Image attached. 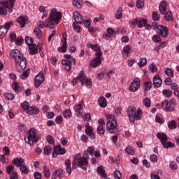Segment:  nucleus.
<instances>
[{
    "instance_id": "47",
    "label": "nucleus",
    "mask_w": 179,
    "mask_h": 179,
    "mask_svg": "<svg viewBox=\"0 0 179 179\" xmlns=\"http://www.w3.org/2000/svg\"><path fill=\"white\" fill-rule=\"evenodd\" d=\"M162 94H164V96H166V97H171L173 92L171 90H164L162 92Z\"/></svg>"
},
{
    "instance_id": "26",
    "label": "nucleus",
    "mask_w": 179,
    "mask_h": 179,
    "mask_svg": "<svg viewBox=\"0 0 179 179\" xmlns=\"http://www.w3.org/2000/svg\"><path fill=\"white\" fill-rule=\"evenodd\" d=\"M83 106L80 103L77 104L74 106V110L77 113V117H82V113H80L81 109Z\"/></svg>"
},
{
    "instance_id": "20",
    "label": "nucleus",
    "mask_w": 179,
    "mask_h": 179,
    "mask_svg": "<svg viewBox=\"0 0 179 179\" xmlns=\"http://www.w3.org/2000/svg\"><path fill=\"white\" fill-rule=\"evenodd\" d=\"M152 81L155 87H160V86H162V83H163L162 78H160V76H155L153 78Z\"/></svg>"
},
{
    "instance_id": "41",
    "label": "nucleus",
    "mask_w": 179,
    "mask_h": 179,
    "mask_svg": "<svg viewBox=\"0 0 179 179\" xmlns=\"http://www.w3.org/2000/svg\"><path fill=\"white\" fill-rule=\"evenodd\" d=\"M97 132L99 134V135H104L106 130H104V128L103 127V125L100 124L97 127Z\"/></svg>"
},
{
    "instance_id": "63",
    "label": "nucleus",
    "mask_w": 179,
    "mask_h": 179,
    "mask_svg": "<svg viewBox=\"0 0 179 179\" xmlns=\"http://www.w3.org/2000/svg\"><path fill=\"white\" fill-rule=\"evenodd\" d=\"M150 160L153 163H156L157 162V155H151L150 156Z\"/></svg>"
},
{
    "instance_id": "36",
    "label": "nucleus",
    "mask_w": 179,
    "mask_h": 179,
    "mask_svg": "<svg viewBox=\"0 0 179 179\" xmlns=\"http://www.w3.org/2000/svg\"><path fill=\"white\" fill-rule=\"evenodd\" d=\"M71 115H72V112L71 111V110L66 109L63 113V117L64 118H67V119L71 118Z\"/></svg>"
},
{
    "instance_id": "33",
    "label": "nucleus",
    "mask_w": 179,
    "mask_h": 179,
    "mask_svg": "<svg viewBox=\"0 0 179 179\" xmlns=\"http://www.w3.org/2000/svg\"><path fill=\"white\" fill-rule=\"evenodd\" d=\"M168 127L169 129H176V128H177V123L176 122V120H172L171 122H169Z\"/></svg>"
},
{
    "instance_id": "1",
    "label": "nucleus",
    "mask_w": 179,
    "mask_h": 179,
    "mask_svg": "<svg viewBox=\"0 0 179 179\" xmlns=\"http://www.w3.org/2000/svg\"><path fill=\"white\" fill-rule=\"evenodd\" d=\"M89 166V152L85 150L83 153V157L80 153L74 155V159L72 163L73 170H76L78 167L86 171Z\"/></svg>"
},
{
    "instance_id": "28",
    "label": "nucleus",
    "mask_w": 179,
    "mask_h": 179,
    "mask_svg": "<svg viewBox=\"0 0 179 179\" xmlns=\"http://www.w3.org/2000/svg\"><path fill=\"white\" fill-rule=\"evenodd\" d=\"M96 171L98 174H102L103 178H107V175L104 173H106V171L102 166H99L96 169Z\"/></svg>"
},
{
    "instance_id": "8",
    "label": "nucleus",
    "mask_w": 179,
    "mask_h": 179,
    "mask_svg": "<svg viewBox=\"0 0 179 179\" xmlns=\"http://www.w3.org/2000/svg\"><path fill=\"white\" fill-rule=\"evenodd\" d=\"M64 58L66 59L62 60V64L64 66L65 71L69 72L72 69V65H76V59L71 55H64Z\"/></svg>"
},
{
    "instance_id": "19",
    "label": "nucleus",
    "mask_w": 179,
    "mask_h": 179,
    "mask_svg": "<svg viewBox=\"0 0 179 179\" xmlns=\"http://www.w3.org/2000/svg\"><path fill=\"white\" fill-rule=\"evenodd\" d=\"M38 113H40V110L36 106L29 107L27 110V114H29V115H36V114H38Z\"/></svg>"
},
{
    "instance_id": "64",
    "label": "nucleus",
    "mask_w": 179,
    "mask_h": 179,
    "mask_svg": "<svg viewBox=\"0 0 179 179\" xmlns=\"http://www.w3.org/2000/svg\"><path fill=\"white\" fill-rule=\"evenodd\" d=\"M34 177L35 179H41V177H43V176L39 172H35L34 174Z\"/></svg>"
},
{
    "instance_id": "56",
    "label": "nucleus",
    "mask_w": 179,
    "mask_h": 179,
    "mask_svg": "<svg viewBox=\"0 0 179 179\" xmlns=\"http://www.w3.org/2000/svg\"><path fill=\"white\" fill-rule=\"evenodd\" d=\"M144 89L145 90H146L147 92L148 90H150V89H152V83L150 82H147L145 83L144 85Z\"/></svg>"
},
{
    "instance_id": "24",
    "label": "nucleus",
    "mask_w": 179,
    "mask_h": 179,
    "mask_svg": "<svg viewBox=\"0 0 179 179\" xmlns=\"http://www.w3.org/2000/svg\"><path fill=\"white\" fill-rule=\"evenodd\" d=\"M131 52V46L129 45H127L123 48V52H122V56L123 58H128V55H129V52Z\"/></svg>"
},
{
    "instance_id": "38",
    "label": "nucleus",
    "mask_w": 179,
    "mask_h": 179,
    "mask_svg": "<svg viewBox=\"0 0 179 179\" xmlns=\"http://www.w3.org/2000/svg\"><path fill=\"white\" fill-rule=\"evenodd\" d=\"M152 20L155 22H159L160 20V15L157 14L156 11H154L152 14Z\"/></svg>"
},
{
    "instance_id": "60",
    "label": "nucleus",
    "mask_w": 179,
    "mask_h": 179,
    "mask_svg": "<svg viewBox=\"0 0 179 179\" xmlns=\"http://www.w3.org/2000/svg\"><path fill=\"white\" fill-rule=\"evenodd\" d=\"M81 117H83V119L85 120V121H87V122H89V121H90V120L92 119V116L89 113H87L85 115V116Z\"/></svg>"
},
{
    "instance_id": "4",
    "label": "nucleus",
    "mask_w": 179,
    "mask_h": 179,
    "mask_svg": "<svg viewBox=\"0 0 179 179\" xmlns=\"http://www.w3.org/2000/svg\"><path fill=\"white\" fill-rule=\"evenodd\" d=\"M15 2L16 0H4L0 1V15L6 16L8 15V10L10 13H12Z\"/></svg>"
},
{
    "instance_id": "32",
    "label": "nucleus",
    "mask_w": 179,
    "mask_h": 179,
    "mask_svg": "<svg viewBox=\"0 0 179 179\" xmlns=\"http://www.w3.org/2000/svg\"><path fill=\"white\" fill-rule=\"evenodd\" d=\"M124 150L127 155H130L131 156H134V155H135V150H134V148L132 147L128 146Z\"/></svg>"
},
{
    "instance_id": "30",
    "label": "nucleus",
    "mask_w": 179,
    "mask_h": 179,
    "mask_svg": "<svg viewBox=\"0 0 179 179\" xmlns=\"http://www.w3.org/2000/svg\"><path fill=\"white\" fill-rule=\"evenodd\" d=\"M44 155L46 156H50L51 152H52V148L50 145H45L43 148Z\"/></svg>"
},
{
    "instance_id": "9",
    "label": "nucleus",
    "mask_w": 179,
    "mask_h": 179,
    "mask_svg": "<svg viewBox=\"0 0 179 179\" xmlns=\"http://www.w3.org/2000/svg\"><path fill=\"white\" fill-rule=\"evenodd\" d=\"M41 138L40 136L36 135V130L34 129H30L27 138H24L25 142L29 144V146H33L34 143H37L38 140Z\"/></svg>"
},
{
    "instance_id": "49",
    "label": "nucleus",
    "mask_w": 179,
    "mask_h": 179,
    "mask_svg": "<svg viewBox=\"0 0 179 179\" xmlns=\"http://www.w3.org/2000/svg\"><path fill=\"white\" fill-rule=\"evenodd\" d=\"M13 24V22L10 21L8 22H6L4 25L3 26L4 29H6V31L10 29V26Z\"/></svg>"
},
{
    "instance_id": "25",
    "label": "nucleus",
    "mask_w": 179,
    "mask_h": 179,
    "mask_svg": "<svg viewBox=\"0 0 179 179\" xmlns=\"http://www.w3.org/2000/svg\"><path fill=\"white\" fill-rule=\"evenodd\" d=\"M98 103L100 107H102V108H105V107H107V99H106L104 96H101L98 99Z\"/></svg>"
},
{
    "instance_id": "54",
    "label": "nucleus",
    "mask_w": 179,
    "mask_h": 179,
    "mask_svg": "<svg viewBox=\"0 0 179 179\" xmlns=\"http://www.w3.org/2000/svg\"><path fill=\"white\" fill-rule=\"evenodd\" d=\"M4 96L6 100H13V99H15V95H13L12 93H6Z\"/></svg>"
},
{
    "instance_id": "39",
    "label": "nucleus",
    "mask_w": 179,
    "mask_h": 179,
    "mask_svg": "<svg viewBox=\"0 0 179 179\" xmlns=\"http://www.w3.org/2000/svg\"><path fill=\"white\" fill-rule=\"evenodd\" d=\"M43 171H44V176L46 177V178H50L51 176V174L50 173V169L47 166L43 167Z\"/></svg>"
},
{
    "instance_id": "16",
    "label": "nucleus",
    "mask_w": 179,
    "mask_h": 179,
    "mask_svg": "<svg viewBox=\"0 0 179 179\" xmlns=\"http://www.w3.org/2000/svg\"><path fill=\"white\" fill-rule=\"evenodd\" d=\"M43 82H44V73H40L35 77V87H40Z\"/></svg>"
},
{
    "instance_id": "51",
    "label": "nucleus",
    "mask_w": 179,
    "mask_h": 179,
    "mask_svg": "<svg viewBox=\"0 0 179 179\" xmlns=\"http://www.w3.org/2000/svg\"><path fill=\"white\" fill-rule=\"evenodd\" d=\"M46 140L48 142V143L50 145H54V138L52 137V136L51 135H48L47 137H46Z\"/></svg>"
},
{
    "instance_id": "6",
    "label": "nucleus",
    "mask_w": 179,
    "mask_h": 179,
    "mask_svg": "<svg viewBox=\"0 0 179 179\" xmlns=\"http://www.w3.org/2000/svg\"><path fill=\"white\" fill-rule=\"evenodd\" d=\"M108 120L106 128L110 134H115L117 129V121H115V116L113 115H106Z\"/></svg>"
},
{
    "instance_id": "62",
    "label": "nucleus",
    "mask_w": 179,
    "mask_h": 179,
    "mask_svg": "<svg viewBox=\"0 0 179 179\" xmlns=\"http://www.w3.org/2000/svg\"><path fill=\"white\" fill-rule=\"evenodd\" d=\"M33 38H30V36H27L25 38L26 44H27L28 45H30V44L33 43Z\"/></svg>"
},
{
    "instance_id": "35",
    "label": "nucleus",
    "mask_w": 179,
    "mask_h": 179,
    "mask_svg": "<svg viewBox=\"0 0 179 179\" xmlns=\"http://www.w3.org/2000/svg\"><path fill=\"white\" fill-rule=\"evenodd\" d=\"M20 170L23 174H29V169H27V166H26V165L24 164H22L20 166Z\"/></svg>"
},
{
    "instance_id": "61",
    "label": "nucleus",
    "mask_w": 179,
    "mask_h": 179,
    "mask_svg": "<svg viewBox=\"0 0 179 179\" xmlns=\"http://www.w3.org/2000/svg\"><path fill=\"white\" fill-rule=\"evenodd\" d=\"M83 23L85 27H86V28L90 27V24H92V23L90 22V20H83Z\"/></svg>"
},
{
    "instance_id": "43",
    "label": "nucleus",
    "mask_w": 179,
    "mask_h": 179,
    "mask_svg": "<svg viewBox=\"0 0 179 179\" xmlns=\"http://www.w3.org/2000/svg\"><path fill=\"white\" fill-rule=\"evenodd\" d=\"M148 69L150 72H152V73L157 71V67L156 66V65H155V64H150Z\"/></svg>"
},
{
    "instance_id": "29",
    "label": "nucleus",
    "mask_w": 179,
    "mask_h": 179,
    "mask_svg": "<svg viewBox=\"0 0 179 179\" xmlns=\"http://www.w3.org/2000/svg\"><path fill=\"white\" fill-rule=\"evenodd\" d=\"M45 27H48L49 29H55V24L52 22V20L48 19L45 21Z\"/></svg>"
},
{
    "instance_id": "13",
    "label": "nucleus",
    "mask_w": 179,
    "mask_h": 179,
    "mask_svg": "<svg viewBox=\"0 0 179 179\" xmlns=\"http://www.w3.org/2000/svg\"><path fill=\"white\" fill-rule=\"evenodd\" d=\"M156 32L164 38L169 37V28L166 26L159 25L158 30H156Z\"/></svg>"
},
{
    "instance_id": "10",
    "label": "nucleus",
    "mask_w": 179,
    "mask_h": 179,
    "mask_svg": "<svg viewBox=\"0 0 179 179\" xmlns=\"http://www.w3.org/2000/svg\"><path fill=\"white\" fill-rule=\"evenodd\" d=\"M175 106H177V101L174 99H171L170 101L165 100L162 103L163 110L168 112L174 111Z\"/></svg>"
},
{
    "instance_id": "46",
    "label": "nucleus",
    "mask_w": 179,
    "mask_h": 179,
    "mask_svg": "<svg viewBox=\"0 0 179 179\" xmlns=\"http://www.w3.org/2000/svg\"><path fill=\"white\" fill-rule=\"evenodd\" d=\"M136 6L138 9H142L145 6V3L142 0H138L136 1Z\"/></svg>"
},
{
    "instance_id": "21",
    "label": "nucleus",
    "mask_w": 179,
    "mask_h": 179,
    "mask_svg": "<svg viewBox=\"0 0 179 179\" xmlns=\"http://www.w3.org/2000/svg\"><path fill=\"white\" fill-rule=\"evenodd\" d=\"M12 163L15 165V167H20L24 163V159L22 157L15 158L12 160Z\"/></svg>"
},
{
    "instance_id": "17",
    "label": "nucleus",
    "mask_w": 179,
    "mask_h": 179,
    "mask_svg": "<svg viewBox=\"0 0 179 179\" xmlns=\"http://www.w3.org/2000/svg\"><path fill=\"white\" fill-rule=\"evenodd\" d=\"M66 37H67L66 34H63V38L64 40V42L61 47H59L57 48L58 52H66V44H67Z\"/></svg>"
},
{
    "instance_id": "12",
    "label": "nucleus",
    "mask_w": 179,
    "mask_h": 179,
    "mask_svg": "<svg viewBox=\"0 0 179 179\" xmlns=\"http://www.w3.org/2000/svg\"><path fill=\"white\" fill-rule=\"evenodd\" d=\"M83 80H86V75H85L84 71H81L78 75V77H76V78L73 79L71 85L73 86H76L78 81H79L81 83V85L83 86V85H85Z\"/></svg>"
},
{
    "instance_id": "50",
    "label": "nucleus",
    "mask_w": 179,
    "mask_h": 179,
    "mask_svg": "<svg viewBox=\"0 0 179 179\" xmlns=\"http://www.w3.org/2000/svg\"><path fill=\"white\" fill-rule=\"evenodd\" d=\"M73 27L76 33H80V26L78 25V23L73 22Z\"/></svg>"
},
{
    "instance_id": "44",
    "label": "nucleus",
    "mask_w": 179,
    "mask_h": 179,
    "mask_svg": "<svg viewBox=\"0 0 179 179\" xmlns=\"http://www.w3.org/2000/svg\"><path fill=\"white\" fill-rule=\"evenodd\" d=\"M148 23V20L147 19H141L140 21H138V27L139 29H142L143 27V24H146Z\"/></svg>"
},
{
    "instance_id": "15",
    "label": "nucleus",
    "mask_w": 179,
    "mask_h": 179,
    "mask_svg": "<svg viewBox=\"0 0 179 179\" xmlns=\"http://www.w3.org/2000/svg\"><path fill=\"white\" fill-rule=\"evenodd\" d=\"M140 86H141V80H139V78H135L131 84V86L129 87V91L134 93L139 90Z\"/></svg>"
},
{
    "instance_id": "31",
    "label": "nucleus",
    "mask_w": 179,
    "mask_h": 179,
    "mask_svg": "<svg viewBox=\"0 0 179 179\" xmlns=\"http://www.w3.org/2000/svg\"><path fill=\"white\" fill-rule=\"evenodd\" d=\"M148 64V59L146 58L143 57L140 59V62L137 64V65L139 66V68H143L145 65Z\"/></svg>"
},
{
    "instance_id": "52",
    "label": "nucleus",
    "mask_w": 179,
    "mask_h": 179,
    "mask_svg": "<svg viewBox=\"0 0 179 179\" xmlns=\"http://www.w3.org/2000/svg\"><path fill=\"white\" fill-rule=\"evenodd\" d=\"M29 106H30V104L26 101L21 103V106L24 110H26L27 112V110H29Z\"/></svg>"
},
{
    "instance_id": "18",
    "label": "nucleus",
    "mask_w": 179,
    "mask_h": 179,
    "mask_svg": "<svg viewBox=\"0 0 179 179\" xmlns=\"http://www.w3.org/2000/svg\"><path fill=\"white\" fill-rule=\"evenodd\" d=\"M73 19L75 22H76V23H78V24H83V17L82 16V15H80V13L78 12H74Z\"/></svg>"
},
{
    "instance_id": "59",
    "label": "nucleus",
    "mask_w": 179,
    "mask_h": 179,
    "mask_svg": "<svg viewBox=\"0 0 179 179\" xmlns=\"http://www.w3.org/2000/svg\"><path fill=\"white\" fill-rule=\"evenodd\" d=\"M73 6H74L75 8H77L78 9H80V8H82V4H80L79 1H73Z\"/></svg>"
},
{
    "instance_id": "2",
    "label": "nucleus",
    "mask_w": 179,
    "mask_h": 179,
    "mask_svg": "<svg viewBox=\"0 0 179 179\" xmlns=\"http://www.w3.org/2000/svg\"><path fill=\"white\" fill-rule=\"evenodd\" d=\"M10 55L15 61V68L17 72L22 73L27 66V60L23 56V54L19 50L14 49L11 50Z\"/></svg>"
},
{
    "instance_id": "57",
    "label": "nucleus",
    "mask_w": 179,
    "mask_h": 179,
    "mask_svg": "<svg viewBox=\"0 0 179 179\" xmlns=\"http://www.w3.org/2000/svg\"><path fill=\"white\" fill-rule=\"evenodd\" d=\"M169 167L171 170H177L178 169L177 164L174 162H170Z\"/></svg>"
},
{
    "instance_id": "42",
    "label": "nucleus",
    "mask_w": 179,
    "mask_h": 179,
    "mask_svg": "<svg viewBox=\"0 0 179 179\" xmlns=\"http://www.w3.org/2000/svg\"><path fill=\"white\" fill-rule=\"evenodd\" d=\"M114 178L115 179H121L122 177V175L121 174V172L118 170H116L113 173Z\"/></svg>"
},
{
    "instance_id": "27",
    "label": "nucleus",
    "mask_w": 179,
    "mask_h": 179,
    "mask_svg": "<svg viewBox=\"0 0 179 179\" xmlns=\"http://www.w3.org/2000/svg\"><path fill=\"white\" fill-rule=\"evenodd\" d=\"M64 174V171L62 169H58L57 171H56L55 172H53L52 173V179H57V178L55 177V176H57V177H61V176H62Z\"/></svg>"
},
{
    "instance_id": "23",
    "label": "nucleus",
    "mask_w": 179,
    "mask_h": 179,
    "mask_svg": "<svg viewBox=\"0 0 179 179\" xmlns=\"http://www.w3.org/2000/svg\"><path fill=\"white\" fill-rule=\"evenodd\" d=\"M17 23L20 25V27H24L26 26V23L27 22V17L20 16L17 20Z\"/></svg>"
},
{
    "instance_id": "37",
    "label": "nucleus",
    "mask_w": 179,
    "mask_h": 179,
    "mask_svg": "<svg viewBox=\"0 0 179 179\" xmlns=\"http://www.w3.org/2000/svg\"><path fill=\"white\" fill-rule=\"evenodd\" d=\"M8 34V31L3 27V26H0V37H5Z\"/></svg>"
},
{
    "instance_id": "34",
    "label": "nucleus",
    "mask_w": 179,
    "mask_h": 179,
    "mask_svg": "<svg viewBox=\"0 0 179 179\" xmlns=\"http://www.w3.org/2000/svg\"><path fill=\"white\" fill-rule=\"evenodd\" d=\"M116 19L119 20L122 19V8L119 7L115 15Z\"/></svg>"
},
{
    "instance_id": "58",
    "label": "nucleus",
    "mask_w": 179,
    "mask_h": 179,
    "mask_svg": "<svg viewBox=\"0 0 179 179\" xmlns=\"http://www.w3.org/2000/svg\"><path fill=\"white\" fill-rule=\"evenodd\" d=\"M45 26L46 24L45 22L39 21L37 22V27H39V29H43Z\"/></svg>"
},
{
    "instance_id": "14",
    "label": "nucleus",
    "mask_w": 179,
    "mask_h": 179,
    "mask_svg": "<svg viewBox=\"0 0 179 179\" xmlns=\"http://www.w3.org/2000/svg\"><path fill=\"white\" fill-rule=\"evenodd\" d=\"M65 153H66L65 148H62L61 145H58L54 148L52 156L55 158L58 157V155H65Z\"/></svg>"
},
{
    "instance_id": "3",
    "label": "nucleus",
    "mask_w": 179,
    "mask_h": 179,
    "mask_svg": "<svg viewBox=\"0 0 179 179\" xmlns=\"http://www.w3.org/2000/svg\"><path fill=\"white\" fill-rule=\"evenodd\" d=\"M87 47L88 48H91L92 50H94V51H96V57L91 62L90 65L91 66H92V68H97L99 65L101 64V56L103 55V52L100 49V46H99V45H92V43L88 42L87 43Z\"/></svg>"
},
{
    "instance_id": "45",
    "label": "nucleus",
    "mask_w": 179,
    "mask_h": 179,
    "mask_svg": "<svg viewBox=\"0 0 179 179\" xmlns=\"http://www.w3.org/2000/svg\"><path fill=\"white\" fill-rule=\"evenodd\" d=\"M34 33L36 34L37 38H40V37H41V29L34 28Z\"/></svg>"
},
{
    "instance_id": "55",
    "label": "nucleus",
    "mask_w": 179,
    "mask_h": 179,
    "mask_svg": "<svg viewBox=\"0 0 179 179\" xmlns=\"http://www.w3.org/2000/svg\"><path fill=\"white\" fill-rule=\"evenodd\" d=\"M165 73L167 75V76H174V73L171 69H166Z\"/></svg>"
},
{
    "instance_id": "40",
    "label": "nucleus",
    "mask_w": 179,
    "mask_h": 179,
    "mask_svg": "<svg viewBox=\"0 0 179 179\" xmlns=\"http://www.w3.org/2000/svg\"><path fill=\"white\" fill-rule=\"evenodd\" d=\"M164 18L168 21L170 22V20H173V14L171 11L167 12L165 15Z\"/></svg>"
},
{
    "instance_id": "5",
    "label": "nucleus",
    "mask_w": 179,
    "mask_h": 179,
    "mask_svg": "<svg viewBox=\"0 0 179 179\" xmlns=\"http://www.w3.org/2000/svg\"><path fill=\"white\" fill-rule=\"evenodd\" d=\"M142 111L141 110H136V108L134 106H129L127 108V115L131 122H135V120L139 121L142 118Z\"/></svg>"
},
{
    "instance_id": "22",
    "label": "nucleus",
    "mask_w": 179,
    "mask_h": 179,
    "mask_svg": "<svg viewBox=\"0 0 179 179\" xmlns=\"http://www.w3.org/2000/svg\"><path fill=\"white\" fill-rule=\"evenodd\" d=\"M166 6H167V1H162L159 6L161 15H166Z\"/></svg>"
},
{
    "instance_id": "7",
    "label": "nucleus",
    "mask_w": 179,
    "mask_h": 179,
    "mask_svg": "<svg viewBox=\"0 0 179 179\" xmlns=\"http://www.w3.org/2000/svg\"><path fill=\"white\" fill-rule=\"evenodd\" d=\"M157 138L161 141V143L164 148V149H173L176 148V144L172 142H167L169 141V137H167V134L164 133H157Z\"/></svg>"
},
{
    "instance_id": "11",
    "label": "nucleus",
    "mask_w": 179,
    "mask_h": 179,
    "mask_svg": "<svg viewBox=\"0 0 179 179\" xmlns=\"http://www.w3.org/2000/svg\"><path fill=\"white\" fill-rule=\"evenodd\" d=\"M49 20H52L58 24V22L61 20V13L57 10V8H53L51 10L50 15H49Z\"/></svg>"
},
{
    "instance_id": "48",
    "label": "nucleus",
    "mask_w": 179,
    "mask_h": 179,
    "mask_svg": "<svg viewBox=\"0 0 179 179\" xmlns=\"http://www.w3.org/2000/svg\"><path fill=\"white\" fill-rule=\"evenodd\" d=\"M152 41L155 43H160L162 41V38L159 35H154L152 38Z\"/></svg>"
},
{
    "instance_id": "53",
    "label": "nucleus",
    "mask_w": 179,
    "mask_h": 179,
    "mask_svg": "<svg viewBox=\"0 0 179 179\" xmlns=\"http://www.w3.org/2000/svg\"><path fill=\"white\" fill-rule=\"evenodd\" d=\"M143 103H144V106H145V107H148V108L150 107V106H151L150 99L145 98L143 100Z\"/></svg>"
}]
</instances>
